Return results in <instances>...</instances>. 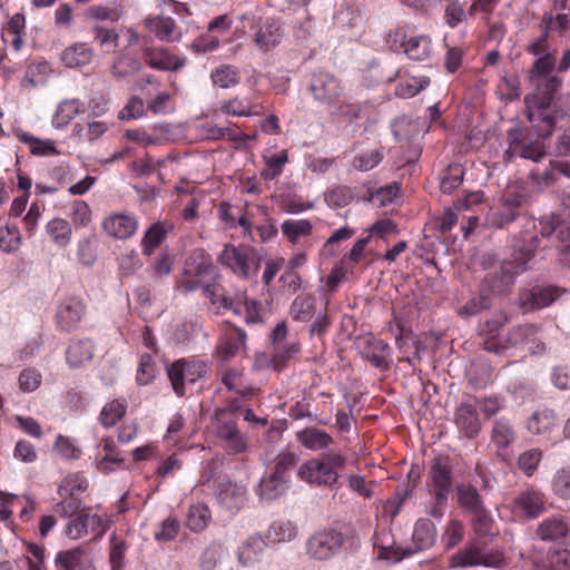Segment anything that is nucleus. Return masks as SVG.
I'll return each mask as SVG.
<instances>
[{"label": "nucleus", "instance_id": "1", "mask_svg": "<svg viewBox=\"0 0 570 570\" xmlns=\"http://www.w3.org/2000/svg\"><path fill=\"white\" fill-rule=\"evenodd\" d=\"M540 242L538 235L529 239H515L508 256L501 261L499 267L487 273L480 286L492 298L510 294L517 276L528 269V264L534 257Z\"/></svg>", "mask_w": 570, "mask_h": 570}, {"label": "nucleus", "instance_id": "2", "mask_svg": "<svg viewBox=\"0 0 570 570\" xmlns=\"http://www.w3.org/2000/svg\"><path fill=\"white\" fill-rule=\"evenodd\" d=\"M532 83L537 92L532 97H525L528 119L538 137L547 138L552 134L558 116L560 117V112H556L559 108L556 106L554 95L562 86V78L550 75Z\"/></svg>", "mask_w": 570, "mask_h": 570}, {"label": "nucleus", "instance_id": "3", "mask_svg": "<svg viewBox=\"0 0 570 570\" xmlns=\"http://www.w3.org/2000/svg\"><path fill=\"white\" fill-rule=\"evenodd\" d=\"M347 458L340 451H327L317 458L305 461L298 469L302 481L327 489L338 484L340 472L345 468Z\"/></svg>", "mask_w": 570, "mask_h": 570}, {"label": "nucleus", "instance_id": "4", "mask_svg": "<svg viewBox=\"0 0 570 570\" xmlns=\"http://www.w3.org/2000/svg\"><path fill=\"white\" fill-rule=\"evenodd\" d=\"M239 19L245 33L261 52H271L282 43L285 27L281 18L248 12L242 14Z\"/></svg>", "mask_w": 570, "mask_h": 570}, {"label": "nucleus", "instance_id": "5", "mask_svg": "<svg viewBox=\"0 0 570 570\" xmlns=\"http://www.w3.org/2000/svg\"><path fill=\"white\" fill-rule=\"evenodd\" d=\"M387 532H375L374 534V547L379 549L377 559L389 560L392 562H399L404 557L412 556L415 552L429 549L433 546L436 538V530L434 523L429 519H420L416 521L412 534L414 549H400L387 544L384 537H387Z\"/></svg>", "mask_w": 570, "mask_h": 570}, {"label": "nucleus", "instance_id": "6", "mask_svg": "<svg viewBox=\"0 0 570 570\" xmlns=\"http://www.w3.org/2000/svg\"><path fill=\"white\" fill-rule=\"evenodd\" d=\"M504 563L505 561L501 551L494 549L490 550L480 542H473L451 556L449 568L454 569L475 566L500 568Z\"/></svg>", "mask_w": 570, "mask_h": 570}, {"label": "nucleus", "instance_id": "7", "mask_svg": "<svg viewBox=\"0 0 570 570\" xmlns=\"http://www.w3.org/2000/svg\"><path fill=\"white\" fill-rule=\"evenodd\" d=\"M344 540L343 533L333 528L316 531L306 540V553L314 560H328L341 551Z\"/></svg>", "mask_w": 570, "mask_h": 570}, {"label": "nucleus", "instance_id": "8", "mask_svg": "<svg viewBox=\"0 0 570 570\" xmlns=\"http://www.w3.org/2000/svg\"><path fill=\"white\" fill-rule=\"evenodd\" d=\"M219 262L243 278L256 276L261 258L247 247L226 245L219 256Z\"/></svg>", "mask_w": 570, "mask_h": 570}, {"label": "nucleus", "instance_id": "9", "mask_svg": "<svg viewBox=\"0 0 570 570\" xmlns=\"http://www.w3.org/2000/svg\"><path fill=\"white\" fill-rule=\"evenodd\" d=\"M308 90L316 102L333 107L338 101L343 87L341 80L333 73L318 70L311 75Z\"/></svg>", "mask_w": 570, "mask_h": 570}, {"label": "nucleus", "instance_id": "10", "mask_svg": "<svg viewBox=\"0 0 570 570\" xmlns=\"http://www.w3.org/2000/svg\"><path fill=\"white\" fill-rule=\"evenodd\" d=\"M167 374L174 392L177 396L186 394L185 385L195 384L206 374V365L203 362L177 360L168 368Z\"/></svg>", "mask_w": 570, "mask_h": 570}, {"label": "nucleus", "instance_id": "11", "mask_svg": "<svg viewBox=\"0 0 570 570\" xmlns=\"http://www.w3.org/2000/svg\"><path fill=\"white\" fill-rule=\"evenodd\" d=\"M525 203V196L514 190H507L501 197V205L497 210L491 212L487 223L493 228H503L514 222Z\"/></svg>", "mask_w": 570, "mask_h": 570}, {"label": "nucleus", "instance_id": "12", "mask_svg": "<svg viewBox=\"0 0 570 570\" xmlns=\"http://www.w3.org/2000/svg\"><path fill=\"white\" fill-rule=\"evenodd\" d=\"M433 498L439 504H446L452 489V469L446 458H436L430 468Z\"/></svg>", "mask_w": 570, "mask_h": 570}, {"label": "nucleus", "instance_id": "13", "mask_svg": "<svg viewBox=\"0 0 570 570\" xmlns=\"http://www.w3.org/2000/svg\"><path fill=\"white\" fill-rule=\"evenodd\" d=\"M214 491L218 503L230 512L239 511L246 502V489L229 479L216 481Z\"/></svg>", "mask_w": 570, "mask_h": 570}, {"label": "nucleus", "instance_id": "14", "mask_svg": "<svg viewBox=\"0 0 570 570\" xmlns=\"http://www.w3.org/2000/svg\"><path fill=\"white\" fill-rule=\"evenodd\" d=\"M476 407L478 402L472 397H468L461 402L455 411L454 422L460 432L468 439L475 438L481 430Z\"/></svg>", "mask_w": 570, "mask_h": 570}, {"label": "nucleus", "instance_id": "15", "mask_svg": "<svg viewBox=\"0 0 570 570\" xmlns=\"http://www.w3.org/2000/svg\"><path fill=\"white\" fill-rule=\"evenodd\" d=\"M513 507L518 514L537 519L546 512L547 498L539 490L528 489L514 499Z\"/></svg>", "mask_w": 570, "mask_h": 570}, {"label": "nucleus", "instance_id": "16", "mask_svg": "<svg viewBox=\"0 0 570 570\" xmlns=\"http://www.w3.org/2000/svg\"><path fill=\"white\" fill-rule=\"evenodd\" d=\"M86 313V305L77 297L63 301L57 311V325L62 331H71L77 327Z\"/></svg>", "mask_w": 570, "mask_h": 570}, {"label": "nucleus", "instance_id": "17", "mask_svg": "<svg viewBox=\"0 0 570 570\" xmlns=\"http://www.w3.org/2000/svg\"><path fill=\"white\" fill-rule=\"evenodd\" d=\"M246 332L240 327L227 330L220 337L217 347L218 356L222 361L228 362L239 355L246 348Z\"/></svg>", "mask_w": 570, "mask_h": 570}, {"label": "nucleus", "instance_id": "18", "mask_svg": "<svg viewBox=\"0 0 570 570\" xmlns=\"http://www.w3.org/2000/svg\"><path fill=\"white\" fill-rule=\"evenodd\" d=\"M102 228L110 237L127 239L136 233L138 222L132 215L117 213L110 215L102 222Z\"/></svg>", "mask_w": 570, "mask_h": 570}, {"label": "nucleus", "instance_id": "19", "mask_svg": "<svg viewBox=\"0 0 570 570\" xmlns=\"http://www.w3.org/2000/svg\"><path fill=\"white\" fill-rule=\"evenodd\" d=\"M361 355L377 368H387L390 346L375 337H365L358 342Z\"/></svg>", "mask_w": 570, "mask_h": 570}, {"label": "nucleus", "instance_id": "20", "mask_svg": "<svg viewBox=\"0 0 570 570\" xmlns=\"http://www.w3.org/2000/svg\"><path fill=\"white\" fill-rule=\"evenodd\" d=\"M145 62L157 70L177 71L185 66V59L171 56L163 48H145L142 52Z\"/></svg>", "mask_w": 570, "mask_h": 570}, {"label": "nucleus", "instance_id": "21", "mask_svg": "<svg viewBox=\"0 0 570 570\" xmlns=\"http://www.w3.org/2000/svg\"><path fill=\"white\" fill-rule=\"evenodd\" d=\"M295 439L302 446L314 452L326 450L334 443L331 434L315 426L297 431Z\"/></svg>", "mask_w": 570, "mask_h": 570}, {"label": "nucleus", "instance_id": "22", "mask_svg": "<svg viewBox=\"0 0 570 570\" xmlns=\"http://www.w3.org/2000/svg\"><path fill=\"white\" fill-rule=\"evenodd\" d=\"M559 295L560 291L558 287H534L520 294V304L530 309L543 308L553 303Z\"/></svg>", "mask_w": 570, "mask_h": 570}, {"label": "nucleus", "instance_id": "23", "mask_svg": "<svg viewBox=\"0 0 570 570\" xmlns=\"http://www.w3.org/2000/svg\"><path fill=\"white\" fill-rule=\"evenodd\" d=\"M144 23L146 29L154 33L159 40L176 41L180 38V33H176L177 27L175 20L170 17H147Z\"/></svg>", "mask_w": 570, "mask_h": 570}, {"label": "nucleus", "instance_id": "24", "mask_svg": "<svg viewBox=\"0 0 570 570\" xmlns=\"http://www.w3.org/2000/svg\"><path fill=\"white\" fill-rule=\"evenodd\" d=\"M287 489L288 484L285 476L271 473L261 480L256 488V493L262 501L271 502L285 494Z\"/></svg>", "mask_w": 570, "mask_h": 570}, {"label": "nucleus", "instance_id": "25", "mask_svg": "<svg viewBox=\"0 0 570 570\" xmlns=\"http://www.w3.org/2000/svg\"><path fill=\"white\" fill-rule=\"evenodd\" d=\"M456 498L459 507L471 515L480 513L485 509L481 494L478 489L471 484H458Z\"/></svg>", "mask_w": 570, "mask_h": 570}, {"label": "nucleus", "instance_id": "26", "mask_svg": "<svg viewBox=\"0 0 570 570\" xmlns=\"http://www.w3.org/2000/svg\"><path fill=\"white\" fill-rule=\"evenodd\" d=\"M174 225L168 220L154 223L145 233L141 239L142 254L150 256L154 250L164 242L167 234L173 230Z\"/></svg>", "mask_w": 570, "mask_h": 570}, {"label": "nucleus", "instance_id": "27", "mask_svg": "<svg viewBox=\"0 0 570 570\" xmlns=\"http://www.w3.org/2000/svg\"><path fill=\"white\" fill-rule=\"evenodd\" d=\"M533 570H569L570 549H553L541 558L533 560Z\"/></svg>", "mask_w": 570, "mask_h": 570}, {"label": "nucleus", "instance_id": "28", "mask_svg": "<svg viewBox=\"0 0 570 570\" xmlns=\"http://www.w3.org/2000/svg\"><path fill=\"white\" fill-rule=\"evenodd\" d=\"M184 273L203 278L212 277L214 266L210 257L203 249L194 250L186 259Z\"/></svg>", "mask_w": 570, "mask_h": 570}, {"label": "nucleus", "instance_id": "29", "mask_svg": "<svg viewBox=\"0 0 570 570\" xmlns=\"http://www.w3.org/2000/svg\"><path fill=\"white\" fill-rule=\"evenodd\" d=\"M94 345L89 340L72 342L66 351V360L70 367H80L92 358Z\"/></svg>", "mask_w": 570, "mask_h": 570}, {"label": "nucleus", "instance_id": "30", "mask_svg": "<svg viewBox=\"0 0 570 570\" xmlns=\"http://www.w3.org/2000/svg\"><path fill=\"white\" fill-rule=\"evenodd\" d=\"M568 531V524L562 518L550 517L539 523L535 533L542 541H552L564 538Z\"/></svg>", "mask_w": 570, "mask_h": 570}, {"label": "nucleus", "instance_id": "31", "mask_svg": "<svg viewBox=\"0 0 570 570\" xmlns=\"http://www.w3.org/2000/svg\"><path fill=\"white\" fill-rule=\"evenodd\" d=\"M266 548V542L261 535L249 537L238 550V560L244 566H252L258 562L262 558L263 551Z\"/></svg>", "mask_w": 570, "mask_h": 570}, {"label": "nucleus", "instance_id": "32", "mask_svg": "<svg viewBox=\"0 0 570 570\" xmlns=\"http://www.w3.org/2000/svg\"><path fill=\"white\" fill-rule=\"evenodd\" d=\"M61 61L68 68H79L92 59V50L86 43H75L61 52Z\"/></svg>", "mask_w": 570, "mask_h": 570}, {"label": "nucleus", "instance_id": "33", "mask_svg": "<svg viewBox=\"0 0 570 570\" xmlns=\"http://www.w3.org/2000/svg\"><path fill=\"white\" fill-rule=\"evenodd\" d=\"M262 305L255 299H249L244 295H239L234 299V306L230 308L234 313L244 315L247 324H257L262 322Z\"/></svg>", "mask_w": 570, "mask_h": 570}, {"label": "nucleus", "instance_id": "34", "mask_svg": "<svg viewBox=\"0 0 570 570\" xmlns=\"http://www.w3.org/2000/svg\"><path fill=\"white\" fill-rule=\"evenodd\" d=\"M298 529L289 520H276L266 531V539L274 543L288 542L297 537Z\"/></svg>", "mask_w": 570, "mask_h": 570}, {"label": "nucleus", "instance_id": "35", "mask_svg": "<svg viewBox=\"0 0 570 570\" xmlns=\"http://www.w3.org/2000/svg\"><path fill=\"white\" fill-rule=\"evenodd\" d=\"M212 513L208 507L203 503H197L190 505L187 513L186 525L190 531L198 533L208 527Z\"/></svg>", "mask_w": 570, "mask_h": 570}, {"label": "nucleus", "instance_id": "36", "mask_svg": "<svg viewBox=\"0 0 570 570\" xmlns=\"http://www.w3.org/2000/svg\"><path fill=\"white\" fill-rule=\"evenodd\" d=\"M55 563L63 570H85V551L81 548L60 551L56 556Z\"/></svg>", "mask_w": 570, "mask_h": 570}, {"label": "nucleus", "instance_id": "37", "mask_svg": "<svg viewBox=\"0 0 570 570\" xmlns=\"http://www.w3.org/2000/svg\"><path fill=\"white\" fill-rule=\"evenodd\" d=\"M406 56L416 61L428 59L432 52L431 39L428 36H415L406 41L404 47Z\"/></svg>", "mask_w": 570, "mask_h": 570}, {"label": "nucleus", "instance_id": "38", "mask_svg": "<svg viewBox=\"0 0 570 570\" xmlns=\"http://www.w3.org/2000/svg\"><path fill=\"white\" fill-rule=\"evenodd\" d=\"M46 232L58 246L65 247L71 239V226L68 220L53 218L46 225Z\"/></svg>", "mask_w": 570, "mask_h": 570}, {"label": "nucleus", "instance_id": "39", "mask_svg": "<svg viewBox=\"0 0 570 570\" xmlns=\"http://www.w3.org/2000/svg\"><path fill=\"white\" fill-rule=\"evenodd\" d=\"M315 313V298L312 296H297L293 301L289 315L294 321L308 322Z\"/></svg>", "mask_w": 570, "mask_h": 570}, {"label": "nucleus", "instance_id": "40", "mask_svg": "<svg viewBox=\"0 0 570 570\" xmlns=\"http://www.w3.org/2000/svg\"><path fill=\"white\" fill-rule=\"evenodd\" d=\"M82 104L78 99L65 100L58 105L52 124L57 128L68 125L79 112Z\"/></svg>", "mask_w": 570, "mask_h": 570}, {"label": "nucleus", "instance_id": "41", "mask_svg": "<svg viewBox=\"0 0 570 570\" xmlns=\"http://www.w3.org/2000/svg\"><path fill=\"white\" fill-rule=\"evenodd\" d=\"M126 411L127 403L125 401L114 400L102 407L99 421L106 429L112 428L124 417Z\"/></svg>", "mask_w": 570, "mask_h": 570}, {"label": "nucleus", "instance_id": "42", "mask_svg": "<svg viewBox=\"0 0 570 570\" xmlns=\"http://www.w3.org/2000/svg\"><path fill=\"white\" fill-rule=\"evenodd\" d=\"M556 422V413L549 409L535 411L528 420V430L534 434H541L549 431Z\"/></svg>", "mask_w": 570, "mask_h": 570}, {"label": "nucleus", "instance_id": "43", "mask_svg": "<svg viewBox=\"0 0 570 570\" xmlns=\"http://www.w3.org/2000/svg\"><path fill=\"white\" fill-rule=\"evenodd\" d=\"M214 85L228 89L235 87L239 82L238 69L230 65H222L214 69L210 73Z\"/></svg>", "mask_w": 570, "mask_h": 570}, {"label": "nucleus", "instance_id": "44", "mask_svg": "<svg viewBox=\"0 0 570 570\" xmlns=\"http://www.w3.org/2000/svg\"><path fill=\"white\" fill-rule=\"evenodd\" d=\"M493 298L481 286L478 295L473 296L460 308V314L463 316H472L483 309H488L492 305Z\"/></svg>", "mask_w": 570, "mask_h": 570}, {"label": "nucleus", "instance_id": "45", "mask_svg": "<svg viewBox=\"0 0 570 570\" xmlns=\"http://www.w3.org/2000/svg\"><path fill=\"white\" fill-rule=\"evenodd\" d=\"M551 490L559 499L570 501V466L562 468L554 473Z\"/></svg>", "mask_w": 570, "mask_h": 570}, {"label": "nucleus", "instance_id": "46", "mask_svg": "<svg viewBox=\"0 0 570 570\" xmlns=\"http://www.w3.org/2000/svg\"><path fill=\"white\" fill-rule=\"evenodd\" d=\"M283 234L291 243H296L301 236L309 235L312 232V224L307 219L299 220H285L282 226Z\"/></svg>", "mask_w": 570, "mask_h": 570}, {"label": "nucleus", "instance_id": "47", "mask_svg": "<svg viewBox=\"0 0 570 570\" xmlns=\"http://www.w3.org/2000/svg\"><path fill=\"white\" fill-rule=\"evenodd\" d=\"M556 67L554 56L552 53L537 57L529 70V79L531 82L540 80V78L550 76Z\"/></svg>", "mask_w": 570, "mask_h": 570}, {"label": "nucleus", "instance_id": "48", "mask_svg": "<svg viewBox=\"0 0 570 570\" xmlns=\"http://www.w3.org/2000/svg\"><path fill=\"white\" fill-rule=\"evenodd\" d=\"M288 161L286 150H282L278 154H274L269 157H265L266 168L262 171V177L266 180H273L278 177L285 164Z\"/></svg>", "mask_w": 570, "mask_h": 570}, {"label": "nucleus", "instance_id": "49", "mask_svg": "<svg viewBox=\"0 0 570 570\" xmlns=\"http://www.w3.org/2000/svg\"><path fill=\"white\" fill-rule=\"evenodd\" d=\"M492 441L499 448H507L514 441V432L507 420H497L492 429Z\"/></svg>", "mask_w": 570, "mask_h": 570}, {"label": "nucleus", "instance_id": "50", "mask_svg": "<svg viewBox=\"0 0 570 570\" xmlns=\"http://www.w3.org/2000/svg\"><path fill=\"white\" fill-rule=\"evenodd\" d=\"M21 243V235L16 225H6L0 229V249L6 253L18 250Z\"/></svg>", "mask_w": 570, "mask_h": 570}, {"label": "nucleus", "instance_id": "51", "mask_svg": "<svg viewBox=\"0 0 570 570\" xmlns=\"http://www.w3.org/2000/svg\"><path fill=\"white\" fill-rule=\"evenodd\" d=\"M127 548L126 541L119 539L116 533L110 535L109 561L112 570H120L124 567Z\"/></svg>", "mask_w": 570, "mask_h": 570}, {"label": "nucleus", "instance_id": "52", "mask_svg": "<svg viewBox=\"0 0 570 570\" xmlns=\"http://www.w3.org/2000/svg\"><path fill=\"white\" fill-rule=\"evenodd\" d=\"M180 531V522L174 517L169 515L161 521L159 529L155 531L154 538L159 542L173 541Z\"/></svg>", "mask_w": 570, "mask_h": 570}, {"label": "nucleus", "instance_id": "53", "mask_svg": "<svg viewBox=\"0 0 570 570\" xmlns=\"http://www.w3.org/2000/svg\"><path fill=\"white\" fill-rule=\"evenodd\" d=\"M223 544L218 542L209 543L199 557V567L202 570H214L223 556Z\"/></svg>", "mask_w": 570, "mask_h": 570}, {"label": "nucleus", "instance_id": "54", "mask_svg": "<svg viewBox=\"0 0 570 570\" xmlns=\"http://www.w3.org/2000/svg\"><path fill=\"white\" fill-rule=\"evenodd\" d=\"M383 157L381 148L367 150L354 157L353 166L361 171H367L376 167Z\"/></svg>", "mask_w": 570, "mask_h": 570}, {"label": "nucleus", "instance_id": "55", "mask_svg": "<svg viewBox=\"0 0 570 570\" xmlns=\"http://www.w3.org/2000/svg\"><path fill=\"white\" fill-rule=\"evenodd\" d=\"M535 333V327L530 324L513 327L507 335V346H517L528 343L533 338Z\"/></svg>", "mask_w": 570, "mask_h": 570}, {"label": "nucleus", "instance_id": "56", "mask_svg": "<svg viewBox=\"0 0 570 570\" xmlns=\"http://www.w3.org/2000/svg\"><path fill=\"white\" fill-rule=\"evenodd\" d=\"M463 180V169L460 165L449 166L448 171L441 178V189L443 193L451 194Z\"/></svg>", "mask_w": 570, "mask_h": 570}, {"label": "nucleus", "instance_id": "57", "mask_svg": "<svg viewBox=\"0 0 570 570\" xmlns=\"http://www.w3.org/2000/svg\"><path fill=\"white\" fill-rule=\"evenodd\" d=\"M473 517V530L479 537H494L493 520L489 511L483 509L480 513H475Z\"/></svg>", "mask_w": 570, "mask_h": 570}, {"label": "nucleus", "instance_id": "58", "mask_svg": "<svg viewBox=\"0 0 570 570\" xmlns=\"http://www.w3.org/2000/svg\"><path fill=\"white\" fill-rule=\"evenodd\" d=\"M429 83L430 79L428 77L412 78L406 83L399 85L395 94L401 98H410L425 89Z\"/></svg>", "mask_w": 570, "mask_h": 570}, {"label": "nucleus", "instance_id": "59", "mask_svg": "<svg viewBox=\"0 0 570 570\" xmlns=\"http://www.w3.org/2000/svg\"><path fill=\"white\" fill-rule=\"evenodd\" d=\"M464 535L463 524L458 520H451L445 529L442 537L444 547L446 550L454 548L459 542L462 541Z\"/></svg>", "mask_w": 570, "mask_h": 570}, {"label": "nucleus", "instance_id": "60", "mask_svg": "<svg viewBox=\"0 0 570 570\" xmlns=\"http://www.w3.org/2000/svg\"><path fill=\"white\" fill-rule=\"evenodd\" d=\"M542 459V452L531 449L522 453L518 459V465L528 476L532 475Z\"/></svg>", "mask_w": 570, "mask_h": 570}, {"label": "nucleus", "instance_id": "61", "mask_svg": "<svg viewBox=\"0 0 570 570\" xmlns=\"http://www.w3.org/2000/svg\"><path fill=\"white\" fill-rule=\"evenodd\" d=\"M203 293L207 298H209L213 305L222 306L224 308L229 309L234 306L235 298L226 296L223 293V288L217 284L209 283L205 287V291Z\"/></svg>", "mask_w": 570, "mask_h": 570}, {"label": "nucleus", "instance_id": "62", "mask_svg": "<svg viewBox=\"0 0 570 570\" xmlns=\"http://www.w3.org/2000/svg\"><path fill=\"white\" fill-rule=\"evenodd\" d=\"M253 106L247 100H243L239 98H233L226 101L222 106V111L237 117L252 116L256 114L252 110Z\"/></svg>", "mask_w": 570, "mask_h": 570}, {"label": "nucleus", "instance_id": "63", "mask_svg": "<svg viewBox=\"0 0 570 570\" xmlns=\"http://www.w3.org/2000/svg\"><path fill=\"white\" fill-rule=\"evenodd\" d=\"M41 383V374L33 367L24 368L19 375V387L23 392L36 391Z\"/></svg>", "mask_w": 570, "mask_h": 570}, {"label": "nucleus", "instance_id": "64", "mask_svg": "<svg viewBox=\"0 0 570 570\" xmlns=\"http://www.w3.org/2000/svg\"><path fill=\"white\" fill-rule=\"evenodd\" d=\"M560 176L570 178V163L562 160L552 161L551 169L542 174V179L547 185H552L558 183Z\"/></svg>", "mask_w": 570, "mask_h": 570}]
</instances>
